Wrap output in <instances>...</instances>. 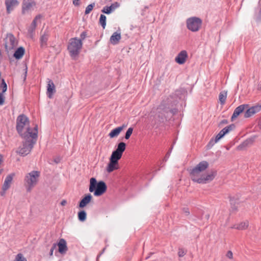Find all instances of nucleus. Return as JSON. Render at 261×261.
Masks as SVG:
<instances>
[{"label":"nucleus","instance_id":"nucleus-1","mask_svg":"<svg viewBox=\"0 0 261 261\" xmlns=\"http://www.w3.org/2000/svg\"><path fill=\"white\" fill-rule=\"evenodd\" d=\"M174 105L175 101H173L171 97L162 101L158 108V117L160 122L167 120L177 112V109L173 108Z\"/></svg>","mask_w":261,"mask_h":261},{"label":"nucleus","instance_id":"nucleus-2","mask_svg":"<svg viewBox=\"0 0 261 261\" xmlns=\"http://www.w3.org/2000/svg\"><path fill=\"white\" fill-rule=\"evenodd\" d=\"M16 129L24 139L33 140V128L29 126L28 118L24 115H19L16 120Z\"/></svg>","mask_w":261,"mask_h":261},{"label":"nucleus","instance_id":"nucleus-3","mask_svg":"<svg viewBox=\"0 0 261 261\" xmlns=\"http://www.w3.org/2000/svg\"><path fill=\"white\" fill-rule=\"evenodd\" d=\"M107 187L103 181H97L94 177L90 180L89 191L93 192L95 196H100L107 191Z\"/></svg>","mask_w":261,"mask_h":261},{"label":"nucleus","instance_id":"nucleus-4","mask_svg":"<svg viewBox=\"0 0 261 261\" xmlns=\"http://www.w3.org/2000/svg\"><path fill=\"white\" fill-rule=\"evenodd\" d=\"M82 44L81 40H78L77 38H71L70 40L67 49L72 58L75 57L79 54Z\"/></svg>","mask_w":261,"mask_h":261},{"label":"nucleus","instance_id":"nucleus-5","mask_svg":"<svg viewBox=\"0 0 261 261\" xmlns=\"http://www.w3.org/2000/svg\"><path fill=\"white\" fill-rule=\"evenodd\" d=\"M209 164L207 161H203L198 164L190 171V174L191 179L195 181L200 175V173L204 171L208 167Z\"/></svg>","mask_w":261,"mask_h":261},{"label":"nucleus","instance_id":"nucleus-6","mask_svg":"<svg viewBox=\"0 0 261 261\" xmlns=\"http://www.w3.org/2000/svg\"><path fill=\"white\" fill-rule=\"evenodd\" d=\"M202 24V19L198 17H191L186 20L187 29L193 32H198L201 28Z\"/></svg>","mask_w":261,"mask_h":261},{"label":"nucleus","instance_id":"nucleus-7","mask_svg":"<svg viewBox=\"0 0 261 261\" xmlns=\"http://www.w3.org/2000/svg\"><path fill=\"white\" fill-rule=\"evenodd\" d=\"M216 175L217 171L213 170L206 175L203 174L200 175V176L198 178L196 179V181L194 182L203 184L208 183L214 179Z\"/></svg>","mask_w":261,"mask_h":261},{"label":"nucleus","instance_id":"nucleus-8","mask_svg":"<svg viewBox=\"0 0 261 261\" xmlns=\"http://www.w3.org/2000/svg\"><path fill=\"white\" fill-rule=\"evenodd\" d=\"M24 140L25 141L23 142L22 146L18 151L19 154L23 156L26 155L29 153L33 147V140H31V139Z\"/></svg>","mask_w":261,"mask_h":261},{"label":"nucleus","instance_id":"nucleus-9","mask_svg":"<svg viewBox=\"0 0 261 261\" xmlns=\"http://www.w3.org/2000/svg\"><path fill=\"white\" fill-rule=\"evenodd\" d=\"M24 186L27 192H31L33 189V171L27 173L24 176Z\"/></svg>","mask_w":261,"mask_h":261},{"label":"nucleus","instance_id":"nucleus-10","mask_svg":"<svg viewBox=\"0 0 261 261\" xmlns=\"http://www.w3.org/2000/svg\"><path fill=\"white\" fill-rule=\"evenodd\" d=\"M14 175L15 174L14 173H12L6 176L4 184L3 185V191L1 192L2 195H3L5 194V191L10 188Z\"/></svg>","mask_w":261,"mask_h":261},{"label":"nucleus","instance_id":"nucleus-11","mask_svg":"<svg viewBox=\"0 0 261 261\" xmlns=\"http://www.w3.org/2000/svg\"><path fill=\"white\" fill-rule=\"evenodd\" d=\"M249 107V105L247 104H243L241 105L238 107H237L233 113V114L231 116V121H233L234 119L237 118L240 114L243 113L245 110H246V108H248Z\"/></svg>","mask_w":261,"mask_h":261},{"label":"nucleus","instance_id":"nucleus-12","mask_svg":"<svg viewBox=\"0 0 261 261\" xmlns=\"http://www.w3.org/2000/svg\"><path fill=\"white\" fill-rule=\"evenodd\" d=\"M19 4V2L17 0H5L7 12L10 13Z\"/></svg>","mask_w":261,"mask_h":261},{"label":"nucleus","instance_id":"nucleus-13","mask_svg":"<svg viewBox=\"0 0 261 261\" xmlns=\"http://www.w3.org/2000/svg\"><path fill=\"white\" fill-rule=\"evenodd\" d=\"M56 92L55 86L52 80L47 79V86L46 94L49 98H51L54 94Z\"/></svg>","mask_w":261,"mask_h":261},{"label":"nucleus","instance_id":"nucleus-14","mask_svg":"<svg viewBox=\"0 0 261 261\" xmlns=\"http://www.w3.org/2000/svg\"><path fill=\"white\" fill-rule=\"evenodd\" d=\"M58 252L61 254H64L66 253L68 248L66 241L64 239H60L58 244Z\"/></svg>","mask_w":261,"mask_h":261},{"label":"nucleus","instance_id":"nucleus-15","mask_svg":"<svg viewBox=\"0 0 261 261\" xmlns=\"http://www.w3.org/2000/svg\"><path fill=\"white\" fill-rule=\"evenodd\" d=\"M188 58V54L186 50H184L181 51L176 57L175 61L179 64H183L185 63L187 58Z\"/></svg>","mask_w":261,"mask_h":261},{"label":"nucleus","instance_id":"nucleus-16","mask_svg":"<svg viewBox=\"0 0 261 261\" xmlns=\"http://www.w3.org/2000/svg\"><path fill=\"white\" fill-rule=\"evenodd\" d=\"M92 199V196L91 194H87L81 200L79 204V207L83 208L85 207Z\"/></svg>","mask_w":261,"mask_h":261},{"label":"nucleus","instance_id":"nucleus-17","mask_svg":"<svg viewBox=\"0 0 261 261\" xmlns=\"http://www.w3.org/2000/svg\"><path fill=\"white\" fill-rule=\"evenodd\" d=\"M33 6V0H23L22 7V13L25 14Z\"/></svg>","mask_w":261,"mask_h":261},{"label":"nucleus","instance_id":"nucleus-18","mask_svg":"<svg viewBox=\"0 0 261 261\" xmlns=\"http://www.w3.org/2000/svg\"><path fill=\"white\" fill-rule=\"evenodd\" d=\"M224 134L221 130L218 134L216 136L215 139L213 138L211 139L209 143L207 145L208 149L211 148L216 143H217L219 140L224 136Z\"/></svg>","mask_w":261,"mask_h":261},{"label":"nucleus","instance_id":"nucleus-19","mask_svg":"<svg viewBox=\"0 0 261 261\" xmlns=\"http://www.w3.org/2000/svg\"><path fill=\"white\" fill-rule=\"evenodd\" d=\"M126 126L125 125H122L121 126L117 127L113 129H112L111 132L109 134V136L111 138H113L117 137L120 132Z\"/></svg>","mask_w":261,"mask_h":261},{"label":"nucleus","instance_id":"nucleus-20","mask_svg":"<svg viewBox=\"0 0 261 261\" xmlns=\"http://www.w3.org/2000/svg\"><path fill=\"white\" fill-rule=\"evenodd\" d=\"M119 168L118 163L115 161L110 160L109 164H108L107 171L109 173L113 172L115 170H117Z\"/></svg>","mask_w":261,"mask_h":261},{"label":"nucleus","instance_id":"nucleus-21","mask_svg":"<svg viewBox=\"0 0 261 261\" xmlns=\"http://www.w3.org/2000/svg\"><path fill=\"white\" fill-rule=\"evenodd\" d=\"M121 34L117 32H114L111 36L110 41L113 45L117 44L121 39Z\"/></svg>","mask_w":261,"mask_h":261},{"label":"nucleus","instance_id":"nucleus-22","mask_svg":"<svg viewBox=\"0 0 261 261\" xmlns=\"http://www.w3.org/2000/svg\"><path fill=\"white\" fill-rule=\"evenodd\" d=\"M230 202L231 205V208L232 212H236L238 211V205L239 203V199L238 198L229 197Z\"/></svg>","mask_w":261,"mask_h":261},{"label":"nucleus","instance_id":"nucleus-23","mask_svg":"<svg viewBox=\"0 0 261 261\" xmlns=\"http://www.w3.org/2000/svg\"><path fill=\"white\" fill-rule=\"evenodd\" d=\"M24 53V48L22 47H19L15 50L13 56L16 59H20L23 56Z\"/></svg>","mask_w":261,"mask_h":261},{"label":"nucleus","instance_id":"nucleus-24","mask_svg":"<svg viewBox=\"0 0 261 261\" xmlns=\"http://www.w3.org/2000/svg\"><path fill=\"white\" fill-rule=\"evenodd\" d=\"M252 143L253 140L252 139H246L238 146V149L240 150H243Z\"/></svg>","mask_w":261,"mask_h":261},{"label":"nucleus","instance_id":"nucleus-25","mask_svg":"<svg viewBox=\"0 0 261 261\" xmlns=\"http://www.w3.org/2000/svg\"><path fill=\"white\" fill-rule=\"evenodd\" d=\"M122 155V154L114 150L112 152V153L110 158V160L115 161L118 163V161L121 158Z\"/></svg>","mask_w":261,"mask_h":261},{"label":"nucleus","instance_id":"nucleus-26","mask_svg":"<svg viewBox=\"0 0 261 261\" xmlns=\"http://www.w3.org/2000/svg\"><path fill=\"white\" fill-rule=\"evenodd\" d=\"M126 148V144L124 142H121L117 145L116 149L115 150V151L123 154Z\"/></svg>","mask_w":261,"mask_h":261},{"label":"nucleus","instance_id":"nucleus-27","mask_svg":"<svg viewBox=\"0 0 261 261\" xmlns=\"http://www.w3.org/2000/svg\"><path fill=\"white\" fill-rule=\"evenodd\" d=\"M48 39V35L45 32L40 38V43L41 47L46 46L47 41Z\"/></svg>","mask_w":261,"mask_h":261},{"label":"nucleus","instance_id":"nucleus-28","mask_svg":"<svg viewBox=\"0 0 261 261\" xmlns=\"http://www.w3.org/2000/svg\"><path fill=\"white\" fill-rule=\"evenodd\" d=\"M77 217L80 221H85L87 218L86 212L84 210L79 211L77 213Z\"/></svg>","mask_w":261,"mask_h":261},{"label":"nucleus","instance_id":"nucleus-29","mask_svg":"<svg viewBox=\"0 0 261 261\" xmlns=\"http://www.w3.org/2000/svg\"><path fill=\"white\" fill-rule=\"evenodd\" d=\"M248 226V222H241L239 224H238L237 225H234L233 228L239 229V230H243L247 228Z\"/></svg>","mask_w":261,"mask_h":261},{"label":"nucleus","instance_id":"nucleus-30","mask_svg":"<svg viewBox=\"0 0 261 261\" xmlns=\"http://www.w3.org/2000/svg\"><path fill=\"white\" fill-rule=\"evenodd\" d=\"M106 19L107 17L106 16L103 14H101L100 16L99 22L100 24V25L102 26V28L103 29H105L106 26Z\"/></svg>","mask_w":261,"mask_h":261},{"label":"nucleus","instance_id":"nucleus-31","mask_svg":"<svg viewBox=\"0 0 261 261\" xmlns=\"http://www.w3.org/2000/svg\"><path fill=\"white\" fill-rule=\"evenodd\" d=\"M234 128H235L234 124H231L224 127L221 130H222V133L225 135L226 134L228 133L230 131L232 130Z\"/></svg>","mask_w":261,"mask_h":261},{"label":"nucleus","instance_id":"nucleus-32","mask_svg":"<svg viewBox=\"0 0 261 261\" xmlns=\"http://www.w3.org/2000/svg\"><path fill=\"white\" fill-rule=\"evenodd\" d=\"M246 111L245 112L244 114V118H249L252 116L254 114L253 113L254 111H253L251 107H248L246 108Z\"/></svg>","mask_w":261,"mask_h":261},{"label":"nucleus","instance_id":"nucleus-33","mask_svg":"<svg viewBox=\"0 0 261 261\" xmlns=\"http://www.w3.org/2000/svg\"><path fill=\"white\" fill-rule=\"evenodd\" d=\"M227 94L226 93L220 92L219 95V99L221 105H224L225 102Z\"/></svg>","mask_w":261,"mask_h":261},{"label":"nucleus","instance_id":"nucleus-34","mask_svg":"<svg viewBox=\"0 0 261 261\" xmlns=\"http://www.w3.org/2000/svg\"><path fill=\"white\" fill-rule=\"evenodd\" d=\"M13 261H27V260L22 253H18L15 256Z\"/></svg>","mask_w":261,"mask_h":261},{"label":"nucleus","instance_id":"nucleus-35","mask_svg":"<svg viewBox=\"0 0 261 261\" xmlns=\"http://www.w3.org/2000/svg\"><path fill=\"white\" fill-rule=\"evenodd\" d=\"M95 5V3H93L89 5L86 8V10L85 11V14L87 15L89 14L91 11L93 10V8Z\"/></svg>","mask_w":261,"mask_h":261},{"label":"nucleus","instance_id":"nucleus-36","mask_svg":"<svg viewBox=\"0 0 261 261\" xmlns=\"http://www.w3.org/2000/svg\"><path fill=\"white\" fill-rule=\"evenodd\" d=\"M113 11L112 10L110 6H105L101 10V12L106 14H111Z\"/></svg>","mask_w":261,"mask_h":261},{"label":"nucleus","instance_id":"nucleus-37","mask_svg":"<svg viewBox=\"0 0 261 261\" xmlns=\"http://www.w3.org/2000/svg\"><path fill=\"white\" fill-rule=\"evenodd\" d=\"M0 88L2 90V93H3H3L7 91V85L4 79H2V80L1 83L0 84Z\"/></svg>","mask_w":261,"mask_h":261},{"label":"nucleus","instance_id":"nucleus-38","mask_svg":"<svg viewBox=\"0 0 261 261\" xmlns=\"http://www.w3.org/2000/svg\"><path fill=\"white\" fill-rule=\"evenodd\" d=\"M251 108L254 111L253 113L255 114L261 111V103H258L254 106L251 107Z\"/></svg>","mask_w":261,"mask_h":261},{"label":"nucleus","instance_id":"nucleus-39","mask_svg":"<svg viewBox=\"0 0 261 261\" xmlns=\"http://www.w3.org/2000/svg\"><path fill=\"white\" fill-rule=\"evenodd\" d=\"M42 17V16L41 14H39V15H37V16H36L35 19H34V22H33L34 30H35L38 22L39 21V22H40V19Z\"/></svg>","mask_w":261,"mask_h":261},{"label":"nucleus","instance_id":"nucleus-40","mask_svg":"<svg viewBox=\"0 0 261 261\" xmlns=\"http://www.w3.org/2000/svg\"><path fill=\"white\" fill-rule=\"evenodd\" d=\"M133 132V127L128 128L125 133V137H124L125 139L126 140L130 138L131 135L132 134Z\"/></svg>","mask_w":261,"mask_h":261},{"label":"nucleus","instance_id":"nucleus-41","mask_svg":"<svg viewBox=\"0 0 261 261\" xmlns=\"http://www.w3.org/2000/svg\"><path fill=\"white\" fill-rule=\"evenodd\" d=\"M38 126L37 125H36L34 127V144L35 143V141L36 140L37 137H38Z\"/></svg>","mask_w":261,"mask_h":261},{"label":"nucleus","instance_id":"nucleus-42","mask_svg":"<svg viewBox=\"0 0 261 261\" xmlns=\"http://www.w3.org/2000/svg\"><path fill=\"white\" fill-rule=\"evenodd\" d=\"M40 176V172L37 171H34V186L37 182L36 178Z\"/></svg>","mask_w":261,"mask_h":261},{"label":"nucleus","instance_id":"nucleus-43","mask_svg":"<svg viewBox=\"0 0 261 261\" xmlns=\"http://www.w3.org/2000/svg\"><path fill=\"white\" fill-rule=\"evenodd\" d=\"M110 7L111 8L112 10L114 11L115 9L120 7V4L118 2H116L112 4Z\"/></svg>","mask_w":261,"mask_h":261},{"label":"nucleus","instance_id":"nucleus-44","mask_svg":"<svg viewBox=\"0 0 261 261\" xmlns=\"http://www.w3.org/2000/svg\"><path fill=\"white\" fill-rule=\"evenodd\" d=\"M186 251H185L183 248H179L178 251V255L179 257H183L186 254Z\"/></svg>","mask_w":261,"mask_h":261},{"label":"nucleus","instance_id":"nucleus-45","mask_svg":"<svg viewBox=\"0 0 261 261\" xmlns=\"http://www.w3.org/2000/svg\"><path fill=\"white\" fill-rule=\"evenodd\" d=\"M172 147H171L170 148V149L166 154V155H165V156L164 157V161L166 162L167 161V160L168 159V158H169L170 153H171V150H172Z\"/></svg>","mask_w":261,"mask_h":261},{"label":"nucleus","instance_id":"nucleus-46","mask_svg":"<svg viewBox=\"0 0 261 261\" xmlns=\"http://www.w3.org/2000/svg\"><path fill=\"white\" fill-rule=\"evenodd\" d=\"M56 247H57V244L54 243L50 249V251H49V255L50 256L53 255L54 250L56 248Z\"/></svg>","mask_w":261,"mask_h":261},{"label":"nucleus","instance_id":"nucleus-47","mask_svg":"<svg viewBox=\"0 0 261 261\" xmlns=\"http://www.w3.org/2000/svg\"><path fill=\"white\" fill-rule=\"evenodd\" d=\"M86 36H87L86 32H83L81 33V34L80 35V39H78V40H81V41H82L83 40H84L85 39Z\"/></svg>","mask_w":261,"mask_h":261},{"label":"nucleus","instance_id":"nucleus-48","mask_svg":"<svg viewBox=\"0 0 261 261\" xmlns=\"http://www.w3.org/2000/svg\"><path fill=\"white\" fill-rule=\"evenodd\" d=\"M226 255L229 259H232L233 258V253L231 251H228Z\"/></svg>","mask_w":261,"mask_h":261},{"label":"nucleus","instance_id":"nucleus-49","mask_svg":"<svg viewBox=\"0 0 261 261\" xmlns=\"http://www.w3.org/2000/svg\"><path fill=\"white\" fill-rule=\"evenodd\" d=\"M61 158L60 156H56V157H55V158L54 159V162L56 164H58V163H59L61 162Z\"/></svg>","mask_w":261,"mask_h":261},{"label":"nucleus","instance_id":"nucleus-50","mask_svg":"<svg viewBox=\"0 0 261 261\" xmlns=\"http://www.w3.org/2000/svg\"><path fill=\"white\" fill-rule=\"evenodd\" d=\"M182 212L184 213L186 215L188 216L190 215V211L188 207H184L182 208Z\"/></svg>","mask_w":261,"mask_h":261},{"label":"nucleus","instance_id":"nucleus-51","mask_svg":"<svg viewBox=\"0 0 261 261\" xmlns=\"http://www.w3.org/2000/svg\"><path fill=\"white\" fill-rule=\"evenodd\" d=\"M10 40L11 42V44L12 45H14L15 43V38L13 35H10Z\"/></svg>","mask_w":261,"mask_h":261},{"label":"nucleus","instance_id":"nucleus-52","mask_svg":"<svg viewBox=\"0 0 261 261\" xmlns=\"http://www.w3.org/2000/svg\"><path fill=\"white\" fill-rule=\"evenodd\" d=\"M4 102V97L3 93H0V105H2Z\"/></svg>","mask_w":261,"mask_h":261},{"label":"nucleus","instance_id":"nucleus-53","mask_svg":"<svg viewBox=\"0 0 261 261\" xmlns=\"http://www.w3.org/2000/svg\"><path fill=\"white\" fill-rule=\"evenodd\" d=\"M80 0H73V4L74 6H77L80 5L79 1Z\"/></svg>","mask_w":261,"mask_h":261},{"label":"nucleus","instance_id":"nucleus-54","mask_svg":"<svg viewBox=\"0 0 261 261\" xmlns=\"http://www.w3.org/2000/svg\"><path fill=\"white\" fill-rule=\"evenodd\" d=\"M67 204V201L65 199L62 200L61 202V205L62 206H64Z\"/></svg>","mask_w":261,"mask_h":261},{"label":"nucleus","instance_id":"nucleus-55","mask_svg":"<svg viewBox=\"0 0 261 261\" xmlns=\"http://www.w3.org/2000/svg\"><path fill=\"white\" fill-rule=\"evenodd\" d=\"M228 123V121L226 119H223L220 122V124H227Z\"/></svg>","mask_w":261,"mask_h":261},{"label":"nucleus","instance_id":"nucleus-56","mask_svg":"<svg viewBox=\"0 0 261 261\" xmlns=\"http://www.w3.org/2000/svg\"><path fill=\"white\" fill-rule=\"evenodd\" d=\"M105 250V248H103L102 249V250L101 251V252L97 255V258H96L97 260H98V259L99 257H100V256L104 252Z\"/></svg>","mask_w":261,"mask_h":261},{"label":"nucleus","instance_id":"nucleus-57","mask_svg":"<svg viewBox=\"0 0 261 261\" xmlns=\"http://www.w3.org/2000/svg\"><path fill=\"white\" fill-rule=\"evenodd\" d=\"M209 217H210L209 214H205L204 215V218L207 220L209 219Z\"/></svg>","mask_w":261,"mask_h":261},{"label":"nucleus","instance_id":"nucleus-58","mask_svg":"<svg viewBox=\"0 0 261 261\" xmlns=\"http://www.w3.org/2000/svg\"><path fill=\"white\" fill-rule=\"evenodd\" d=\"M29 32L30 33L31 37H32V33L33 32V29L31 28H30L29 29Z\"/></svg>","mask_w":261,"mask_h":261},{"label":"nucleus","instance_id":"nucleus-59","mask_svg":"<svg viewBox=\"0 0 261 261\" xmlns=\"http://www.w3.org/2000/svg\"><path fill=\"white\" fill-rule=\"evenodd\" d=\"M258 125H259L260 128H261V117L259 119Z\"/></svg>","mask_w":261,"mask_h":261},{"label":"nucleus","instance_id":"nucleus-60","mask_svg":"<svg viewBox=\"0 0 261 261\" xmlns=\"http://www.w3.org/2000/svg\"><path fill=\"white\" fill-rule=\"evenodd\" d=\"M3 160V156L2 155L0 154V164H1Z\"/></svg>","mask_w":261,"mask_h":261},{"label":"nucleus","instance_id":"nucleus-61","mask_svg":"<svg viewBox=\"0 0 261 261\" xmlns=\"http://www.w3.org/2000/svg\"><path fill=\"white\" fill-rule=\"evenodd\" d=\"M260 13H261V10L259 11Z\"/></svg>","mask_w":261,"mask_h":261}]
</instances>
